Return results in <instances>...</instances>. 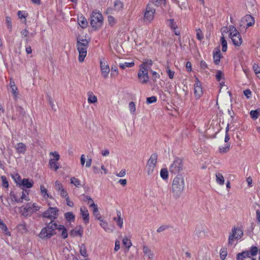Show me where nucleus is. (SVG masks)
Returning <instances> with one entry per match:
<instances>
[{"label": "nucleus", "instance_id": "obj_1", "mask_svg": "<svg viewBox=\"0 0 260 260\" xmlns=\"http://www.w3.org/2000/svg\"><path fill=\"white\" fill-rule=\"evenodd\" d=\"M151 59H144L140 66V70L138 73V77L142 84L147 83L149 80L148 70L152 66Z\"/></svg>", "mask_w": 260, "mask_h": 260}, {"label": "nucleus", "instance_id": "obj_2", "mask_svg": "<svg viewBox=\"0 0 260 260\" xmlns=\"http://www.w3.org/2000/svg\"><path fill=\"white\" fill-rule=\"evenodd\" d=\"M57 223H53L52 221L46 223L45 226L43 228L38 235L39 237L42 240H48L52 236L56 235V230Z\"/></svg>", "mask_w": 260, "mask_h": 260}, {"label": "nucleus", "instance_id": "obj_3", "mask_svg": "<svg viewBox=\"0 0 260 260\" xmlns=\"http://www.w3.org/2000/svg\"><path fill=\"white\" fill-rule=\"evenodd\" d=\"M184 188V180L181 175H177L173 180L172 192L173 196L177 198L180 197Z\"/></svg>", "mask_w": 260, "mask_h": 260}, {"label": "nucleus", "instance_id": "obj_4", "mask_svg": "<svg viewBox=\"0 0 260 260\" xmlns=\"http://www.w3.org/2000/svg\"><path fill=\"white\" fill-rule=\"evenodd\" d=\"M103 20V16L101 13H92L90 16V25L94 30L100 29L102 26Z\"/></svg>", "mask_w": 260, "mask_h": 260}, {"label": "nucleus", "instance_id": "obj_5", "mask_svg": "<svg viewBox=\"0 0 260 260\" xmlns=\"http://www.w3.org/2000/svg\"><path fill=\"white\" fill-rule=\"evenodd\" d=\"M230 31L229 37L231 39L233 44L235 46H240L242 43V37L234 25H230L229 27Z\"/></svg>", "mask_w": 260, "mask_h": 260}, {"label": "nucleus", "instance_id": "obj_6", "mask_svg": "<svg viewBox=\"0 0 260 260\" xmlns=\"http://www.w3.org/2000/svg\"><path fill=\"white\" fill-rule=\"evenodd\" d=\"M59 210L57 207H49L48 209L43 212L41 216L47 218L52 221L53 223H56L55 221L58 218Z\"/></svg>", "mask_w": 260, "mask_h": 260}, {"label": "nucleus", "instance_id": "obj_7", "mask_svg": "<svg viewBox=\"0 0 260 260\" xmlns=\"http://www.w3.org/2000/svg\"><path fill=\"white\" fill-rule=\"evenodd\" d=\"M258 253V247L256 246H252L249 250L243 251L242 252L238 253L237 255V260H244V258L253 257Z\"/></svg>", "mask_w": 260, "mask_h": 260}, {"label": "nucleus", "instance_id": "obj_8", "mask_svg": "<svg viewBox=\"0 0 260 260\" xmlns=\"http://www.w3.org/2000/svg\"><path fill=\"white\" fill-rule=\"evenodd\" d=\"M183 169V160L181 158L176 157L169 167V171L173 174H179Z\"/></svg>", "mask_w": 260, "mask_h": 260}, {"label": "nucleus", "instance_id": "obj_9", "mask_svg": "<svg viewBox=\"0 0 260 260\" xmlns=\"http://www.w3.org/2000/svg\"><path fill=\"white\" fill-rule=\"evenodd\" d=\"M243 235V231L239 228L234 227L232 230V233L230 234L228 244L232 245L234 239H239Z\"/></svg>", "mask_w": 260, "mask_h": 260}, {"label": "nucleus", "instance_id": "obj_10", "mask_svg": "<svg viewBox=\"0 0 260 260\" xmlns=\"http://www.w3.org/2000/svg\"><path fill=\"white\" fill-rule=\"evenodd\" d=\"M155 12V9L152 8L151 5L148 4L146 6L144 15V21L149 23L151 22L154 19Z\"/></svg>", "mask_w": 260, "mask_h": 260}, {"label": "nucleus", "instance_id": "obj_11", "mask_svg": "<svg viewBox=\"0 0 260 260\" xmlns=\"http://www.w3.org/2000/svg\"><path fill=\"white\" fill-rule=\"evenodd\" d=\"M100 68L101 74L104 78H107L108 77L110 69L109 65L104 59H101L100 60Z\"/></svg>", "mask_w": 260, "mask_h": 260}, {"label": "nucleus", "instance_id": "obj_12", "mask_svg": "<svg viewBox=\"0 0 260 260\" xmlns=\"http://www.w3.org/2000/svg\"><path fill=\"white\" fill-rule=\"evenodd\" d=\"M194 94L196 99H199L203 95V89L199 80L197 78L194 84Z\"/></svg>", "mask_w": 260, "mask_h": 260}, {"label": "nucleus", "instance_id": "obj_13", "mask_svg": "<svg viewBox=\"0 0 260 260\" xmlns=\"http://www.w3.org/2000/svg\"><path fill=\"white\" fill-rule=\"evenodd\" d=\"M34 181L28 178H23V180L21 182L20 186L19 187L23 190L26 192V188H31L34 185Z\"/></svg>", "mask_w": 260, "mask_h": 260}, {"label": "nucleus", "instance_id": "obj_14", "mask_svg": "<svg viewBox=\"0 0 260 260\" xmlns=\"http://www.w3.org/2000/svg\"><path fill=\"white\" fill-rule=\"evenodd\" d=\"M213 61L216 65H218L222 55L220 52L219 47L215 48L213 52Z\"/></svg>", "mask_w": 260, "mask_h": 260}, {"label": "nucleus", "instance_id": "obj_15", "mask_svg": "<svg viewBox=\"0 0 260 260\" xmlns=\"http://www.w3.org/2000/svg\"><path fill=\"white\" fill-rule=\"evenodd\" d=\"M80 214L84 223L86 224L89 222V212L85 207H81L80 209Z\"/></svg>", "mask_w": 260, "mask_h": 260}, {"label": "nucleus", "instance_id": "obj_16", "mask_svg": "<svg viewBox=\"0 0 260 260\" xmlns=\"http://www.w3.org/2000/svg\"><path fill=\"white\" fill-rule=\"evenodd\" d=\"M83 234V228L81 225H78L70 231V236L75 237L77 236L81 237Z\"/></svg>", "mask_w": 260, "mask_h": 260}, {"label": "nucleus", "instance_id": "obj_17", "mask_svg": "<svg viewBox=\"0 0 260 260\" xmlns=\"http://www.w3.org/2000/svg\"><path fill=\"white\" fill-rule=\"evenodd\" d=\"M242 21L246 23V25L247 28L254 25L255 20L251 15L247 14L242 18Z\"/></svg>", "mask_w": 260, "mask_h": 260}, {"label": "nucleus", "instance_id": "obj_18", "mask_svg": "<svg viewBox=\"0 0 260 260\" xmlns=\"http://www.w3.org/2000/svg\"><path fill=\"white\" fill-rule=\"evenodd\" d=\"M79 52L78 60L79 62H83L87 54V48L81 47H76Z\"/></svg>", "mask_w": 260, "mask_h": 260}, {"label": "nucleus", "instance_id": "obj_19", "mask_svg": "<svg viewBox=\"0 0 260 260\" xmlns=\"http://www.w3.org/2000/svg\"><path fill=\"white\" fill-rule=\"evenodd\" d=\"M89 46V41L86 39L78 36L77 39L76 47H81L88 48Z\"/></svg>", "mask_w": 260, "mask_h": 260}, {"label": "nucleus", "instance_id": "obj_20", "mask_svg": "<svg viewBox=\"0 0 260 260\" xmlns=\"http://www.w3.org/2000/svg\"><path fill=\"white\" fill-rule=\"evenodd\" d=\"M56 230L61 231L60 236L63 239H66L68 237V230L64 225L62 224H58L57 223Z\"/></svg>", "mask_w": 260, "mask_h": 260}, {"label": "nucleus", "instance_id": "obj_21", "mask_svg": "<svg viewBox=\"0 0 260 260\" xmlns=\"http://www.w3.org/2000/svg\"><path fill=\"white\" fill-rule=\"evenodd\" d=\"M23 209L22 215L24 216H27L29 213H32L34 211H32L31 204L28 203L26 204L24 207H21L20 208V210L22 211L21 209Z\"/></svg>", "mask_w": 260, "mask_h": 260}, {"label": "nucleus", "instance_id": "obj_22", "mask_svg": "<svg viewBox=\"0 0 260 260\" xmlns=\"http://www.w3.org/2000/svg\"><path fill=\"white\" fill-rule=\"evenodd\" d=\"M90 207L93 208V213L95 217L100 221L102 220V218L99 211L98 206L94 204V202H92V203L90 204Z\"/></svg>", "mask_w": 260, "mask_h": 260}, {"label": "nucleus", "instance_id": "obj_23", "mask_svg": "<svg viewBox=\"0 0 260 260\" xmlns=\"http://www.w3.org/2000/svg\"><path fill=\"white\" fill-rule=\"evenodd\" d=\"M10 86L13 96L15 98H17L18 94V92H17V87L15 84L14 80L12 78L10 79Z\"/></svg>", "mask_w": 260, "mask_h": 260}, {"label": "nucleus", "instance_id": "obj_24", "mask_svg": "<svg viewBox=\"0 0 260 260\" xmlns=\"http://www.w3.org/2000/svg\"><path fill=\"white\" fill-rule=\"evenodd\" d=\"M157 159V154L156 153H153L147 162V166L152 165L154 167L156 166Z\"/></svg>", "mask_w": 260, "mask_h": 260}, {"label": "nucleus", "instance_id": "obj_25", "mask_svg": "<svg viewBox=\"0 0 260 260\" xmlns=\"http://www.w3.org/2000/svg\"><path fill=\"white\" fill-rule=\"evenodd\" d=\"M143 252L145 255L147 256L148 258L152 259L154 257V253L151 251L149 248L146 246L143 247Z\"/></svg>", "mask_w": 260, "mask_h": 260}, {"label": "nucleus", "instance_id": "obj_26", "mask_svg": "<svg viewBox=\"0 0 260 260\" xmlns=\"http://www.w3.org/2000/svg\"><path fill=\"white\" fill-rule=\"evenodd\" d=\"M16 229L18 232L21 234L26 233L27 232L26 223L24 221H23L22 223L17 225Z\"/></svg>", "mask_w": 260, "mask_h": 260}, {"label": "nucleus", "instance_id": "obj_27", "mask_svg": "<svg viewBox=\"0 0 260 260\" xmlns=\"http://www.w3.org/2000/svg\"><path fill=\"white\" fill-rule=\"evenodd\" d=\"M124 4L120 0H115L114 2V10L120 11L123 8Z\"/></svg>", "mask_w": 260, "mask_h": 260}, {"label": "nucleus", "instance_id": "obj_28", "mask_svg": "<svg viewBox=\"0 0 260 260\" xmlns=\"http://www.w3.org/2000/svg\"><path fill=\"white\" fill-rule=\"evenodd\" d=\"M16 149L18 153L24 154L26 151V146L24 143L20 142L17 144Z\"/></svg>", "mask_w": 260, "mask_h": 260}, {"label": "nucleus", "instance_id": "obj_29", "mask_svg": "<svg viewBox=\"0 0 260 260\" xmlns=\"http://www.w3.org/2000/svg\"><path fill=\"white\" fill-rule=\"evenodd\" d=\"M0 229L3 231V233L5 235L8 236H11V233L9 231L7 225L1 219H0Z\"/></svg>", "mask_w": 260, "mask_h": 260}, {"label": "nucleus", "instance_id": "obj_30", "mask_svg": "<svg viewBox=\"0 0 260 260\" xmlns=\"http://www.w3.org/2000/svg\"><path fill=\"white\" fill-rule=\"evenodd\" d=\"M78 22L79 25L83 28H86L87 26L88 23L86 19L82 16L78 19Z\"/></svg>", "mask_w": 260, "mask_h": 260}, {"label": "nucleus", "instance_id": "obj_31", "mask_svg": "<svg viewBox=\"0 0 260 260\" xmlns=\"http://www.w3.org/2000/svg\"><path fill=\"white\" fill-rule=\"evenodd\" d=\"M152 3L156 6H160L163 9L166 6V0H152Z\"/></svg>", "mask_w": 260, "mask_h": 260}, {"label": "nucleus", "instance_id": "obj_32", "mask_svg": "<svg viewBox=\"0 0 260 260\" xmlns=\"http://www.w3.org/2000/svg\"><path fill=\"white\" fill-rule=\"evenodd\" d=\"M216 179L217 183L219 185H223L224 183V179L223 175L220 173L216 174Z\"/></svg>", "mask_w": 260, "mask_h": 260}, {"label": "nucleus", "instance_id": "obj_33", "mask_svg": "<svg viewBox=\"0 0 260 260\" xmlns=\"http://www.w3.org/2000/svg\"><path fill=\"white\" fill-rule=\"evenodd\" d=\"M64 218L68 221L71 222L75 220V216L72 212H68L64 214Z\"/></svg>", "mask_w": 260, "mask_h": 260}, {"label": "nucleus", "instance_id": "obj_34", "mask_svg": "<svg viewBox=\"0 0 260 260\" xmlns=\"http://www.w3.org/2000/svg\"><path fill=\"white\" fill-rule=\"evenodd\" d=\"M259 114V109H256L255 110H251L250 112V115L252 119L256 120L258 118Z\"/></svg>", "mask_w": 260, "mask_h": 260}, {"label": "nucleus", "instance_id": "obj_35", "mask_svg": "<svg viewBox=\"0 0 260 260\" xmlns=\"http://www.w3.org/2000/svg\"><path fill=\"white\" fill-rule=\"evenodd\" d=\"M53 159L51 158L49 160V165L50 168L53 169L55 171H57L59 169V166Z\"/></svg>", "mask_w": 260, "mask_h": 260}, {"label": "nucleus", "instance_id": "obj_36", "mask_svg": "<svg viewBox=\"0 0 260 260\" xmlns=\"http://www.w3.org/2000/svg\"><path fill=\"white\" fill-rule=\"evenodd\" d=\"M160 175L161 178L164 180L168 179V171L167 168L161 169L160 172Z\"/></svg>", "mask_w": 260, "mask_h": 260}, {"label": "nucleus", "instance_id": "obj_37", "mask_svg": "<svg viewBox=\"0 0 260 260\" xmlns=\"http://www.w3.org/2000/svg\"><path fill=\"white\" fill-rule=\"evenodd\" d=\"M135 64L134 61H131L129 62H125L124 63H121L119 64V67L121 69H125L126 68H131L133 67Z\"/></svg>", "mask_w": 260, "mask_h": 260}, {"label": "nucleus", "instance_id": "obj_38", "mask_svg": "<svg viewBox=\"0 0 260 260\" xmlns=\"http://www.w3.org/2000/svg\"><path fill=\"white\" fill-rule=\"evenodd\" d=\"M14 182L16 184L17 186L19 187L20 186L21 182L23 180L21 176L18 174H16L15 176H13Z\"/></svg>", "mask_w": 260, "mask_h": 260}, {"label": "nucleus", "instance_id": "obj_39", "mask_svg": "<svg viewBox=\"0 0 260 260\" xmlns=\"http://www.w3.org/2000/svg\"><path fill=\"white\" fill-rule=\"evenodd\" d=\"M220 42L222 46V51L223 52H226L227 50V42L223 36L220 38Z\"/></svg>", "mask_w": 260, "mask_h": 260}, {"label": "nucleus", "instance_id": "obj_40", "mask_svg": "<svg viewBox=\"0 0 260 260\" xmlns=\"http://www.w3.org/2000/svg\"><path fill=\"white\" fill-rule=\"evenodd\" d=\"M226 248L222 247L220 250V258L221 260H224L227 256Z\"/></svg>", "mask_w": 260, "mask_h": 260}, {"label": "nucleus", "instance_id": "obj_41", "mask_svg": "<svg viewBox=\"0 0 260 260\" xmlns=\"http://www.w3.org/2000/svg\"><path fill=\"white\" fill-rule=\"evenodd\" d=\"M70 181L71 184H74L77 187H79L80 186H81V182L78 178L73 177L71 178Z\"/></svg>", "mask_w": 260, "mask_h": 260}, {"label": "nucleus", "instance_id": "obj_42", "mask_svg": "<svg viewBox=\"0 0 260 260\" xmlns=\"http://www.w3.org/2000/svg\"><path fill=\"white\" fill-rule=\"evenodd\" d=\"M230 144L226 143L224 147H219V151L221 153H225L228 152L230 150Z\"/></svg>", "mask_w": 260, "mask_h": 260}, {"label": "nucleus", "instance_id": "obj_43", "mask_svg": "<svg viewBox=\"0 0 260 260\" xmlns=\"http://www.w3.org/2000/svg\"><path fill=\"white\" fill-rule=\"evenodd\" d=\"M80 252L81 255H82L84 257L88 256L85 244H82L80 246Z\"/></svg>", "mask_w": 260, "mask_h": 260}, {"label": "nucleus", "instance_id": "obj_44", "mask_svg": "<svg viewBox=\"0 0 260 260\" xmlns=\"http://www.w3.org/2000/svg\"><path fill=\"white\" fill-rule=\"evenodd\" d=\"M111 71L110 75L111 77H115L118 74V68L116 66H112Z\"/></svg>", "mask_w": 260, "mask_h": 260}, {"label": "nucleus", "instance_id": "obj_45", "mask_svg": "<svg viewBox=\"0 0 260 260\" xmlns=\"http://www.w3.org/2000/svg\"><path fill=\"white\" fill-rule=\"evenodd\" d=\"M168 21L169 22V26L172 29L176 30L177 28V25L174 21V19H169L168 20Z\"/></svg>", "mask_w": 260, "mask_h": 260}, {"label": "nucleus", "instance_id": "obj_46", "mask_svg": "<svg viewBox=\"0 0 260 260\" xmlns=\"http://www.w3.org/2000/svg\"><path fill=\"white\" fill-rule=\"evenodd\" d=\"M1 179L2 181V186L4 188H7L9 187V182L6 176H2Z\"/></svg>", "mask_w": 260, "mask_h": 260}, {"label": "nucleus", "instance_id": "obj_47", "mask_svg": "<svg viewBox=\"0 0 260 260\" xmlns=\"http://www.w3.org/2000/svg\"><path fill=\"white\" fill-rule=\"evenodd\" d=\"M97 102V98L93 95L92 93L89 95L88 102L90 104H93Z\"/></svg>", "mask_w": 260, "mask_h": 260}, {"label": "nucleus", "instance_id": "obj_48", "mask_svg": "<svg viewBox=\"0 0 260 260\" xmlns=\"http://www.w3.org/2000/svg\"><path fill=\"white\" fill-rule=\"evenodd\" d=\"M55 189L58 192L62 189V184L58 181H56L54 185Z\"/></svg>", "mask_w": 260, "mask_h": 260}, {"label": "nucleus", "instance_id": "obj_49", "mask_svg": "<svg viewBox=\"0 0 260 260\" xmlns=\"http://www.w3.org/2000/svg\"><path fill=\"white\" fill-rule=\"evenodd\" d=\"M157 101V98L155 96L148 97L146 99V103L148 105L154 103Z\"/></svg>", "mask_w": 260, "mask_h": 260}, {"label": "nucleus", "instance_id": "obj_50", "mask_svg": "<svg viewBox=\"0 0 260 260\" xmlns=\"http://www.w3.org/2000/svg\"><path fill=\"white\" fill-rule=\"evenodd\" d=\"M223 73L221 71L217 70L216 74V79L217 81H220L222 78H224Z\"/></svg>", "mask_w": 260, "mask_h": 260}, {"label": "nucleus", "instance_id": "obj_51", "mask_svg": "<svg viewBox=\"0 0 260 260\" xmlns=\"http://www.w3.org/2000/svg\"><path fill=\"white\" fill-rule=\"evenodd\" d=\"M123 244L128 249L132 246L131 240L127 238H123L122 240Z\"/></svg>", "mask_w": 260, "mask_h": 260}, {"label": "nucleus", "instance_id": "obj_52", "mask_svg": "<svg viewBox=\"0 0 260 260\" xmlns=\"http://www.w3.org/2000/svg\"><path fill=\"white\" fill-rule=\"evenodd\" d=\"M40 190L42 196L43 197V198L46 199V196H48L47 189L43 185H41Z\"/></svg>", "mask_w": 260, "mask_h": 260}, {"label": "nucleus", "instance_id": "obj_53", "mask_svg": "<svg viewBox=\"0 0 260 260\" xmlns=\"http://www.w3.org/2000/svg\"><path fill=\"white\" fill-rule=\"evenodd\" d=\"M100 221L101 222L100 223V225L101 226V227L103 228L106 231H109L110 229L108 228V224L107 222L104 221L103 219L102 220H100Z\"/></svg>", "mask_w": 260, "mask_h": 260}, {"label": "nucleus", "instance_id": "obj_54", "mask_svg": "<svg viewBox=\"0 0 260 260\" xmlns=\"http://www.w3.org/2000/svg\"><path fill=\"white\" fill-rule=\"evenodd\" d=\"M6 21L7 25L8 28L11 30L12 27L11 18L9 16H7L6 18Z\"/></svg>", "mask_w": 260, "mask_h": 260}, {"label": "nucleus", "instance_id": "obj_55", "mask_svg": "<svg viewBox=\"0 0 260 260\" xmlns=\"http://www.w3.org/2000/svg\"><path fill=\"white\" fill-rule=\"evenodd\" d=\"M197 38L199 41H201L204 38L203 34L201 31V30L199 28L197 30Z\"/></svg>", "mask_w": 260, "mask_h": 260}, {"label": "nucleus", "instance_id": "obj_56", "mask_svg": "<svg viewBox=\"0 0 260 260\" xmlns=\"http://www.w3.org/2000/svg\"><path fill=\"white\" fill-rule=\"evenodd\" d=\"M128 107L131 113H134L136 111L135 104L133 102H131L129 103Z\"/></svg>", "mask_w": 260, "mask_h": 260}, {"label": "nucleus", "instance_id": "obj_57", "mask_svg": "<svg viewBox=\"0 0 260 260\" xmlns=\"http://www.w3.org/2000/svg\"><path fill=\"white\" fill-rule=\"evenodd\" d=\"M166 71H167V73H168V75L170 79H173L174 78V73H175L174 72L171 71L168 66H167V67L166 68Z\"/></svg>", "mask_w": 260, "mask_h": 260}, {"label": "nucleus", "instance_id": "obj_58", "mask_svg": "<svg viewBox=\"0 0 260 260\" xmlns=\"http://www.w3.org/2000/svg\"><path fill=\"white\" fill-rule=\"evenodd\" d=\"M108 21L109 24L111 25V26L114 25L116 23L115 18L111 15L108 16Z\"/></svg>", "mask_w": 260, "mask_h": 260}, {"label": "nucleus", "instance_id": "obj_59", "mask_svg": "<svg viewBox=\"0 0 260 260\" xmlns=\"http://www.w3.org/2000/svg\"><path fill=\"white\" fill-rule=\"evenodd\" d=\"M114 220L116 221L117 225L120 228H122L123 226V219L122 218H118L116 217L114 218Z\"/></svg>", "mask_w": 260, "mask_h": 260}, {"label": "nucleus", "instance_id": "obj_60", "mask_svg": "<svg viewBox=\"0 0 260 260\" xmlns=\"http://www.w3.org/2000/svg\"><path fill=\"white\" fill-rule=\"evenodd\" d=\"M243 93L247 99H249L251 96L252 92L249 89H247L243 91Z\"/></svg>", "mask_w": 260, "mask_h": 260}, {"label": "nucleus", "instance_id": "obj_61", "mask_svg": "<svg viewBox=\"0 0 260 260\" xmlns=\"http://www.w3.org/2000/svg\"><path fill=\"white\" fill-rule=\"evenodd\" d=\"M50 154L51 155H52V156L54 157V160L55 161H57L60 158V155L59 154V153L56 151H54V152H51L50 153Z\"/></svg>", "mask_w": 260, "mask_h": 260}, {"label": "nucleus", "instance_id": "obj_62", "mask_svg": "<svg viewBox=\"0 0 260 260\" xmlns=\"http://www.w3.org/2000/svg\"><path fill=\"white\" fill-rule=\"evenodd\" d=\"M169 225H162L160 227H159L157 230V232L160 233L163 232L169 228Z\"/></svg>", "mask_w": 260, "mask_h": 260}, {"label": "nucleus", "instance_id": "obj_63", "mask_svg": "<svg viewBox=\"0 0 260 260\" xmlns=\"http://www.w3.org/2000/svg\"><path fill=\"white\" fill-rule=\"evenodd\" d=\"M48 101L49 104L50 105V106L51 107L52 110L55 111L56 110L55 106L54 104L53 101L51 96H48Z\"/></svg>", "mask_w": 260, "mask_h": 260}, {"label": "nucleus", "instance_id": "obj_64", "mask_svg": "<svg viewBox=\"0 0 260 260\" xmlns=\"http://www.w3.org/2000/svg\"><path fill=\"white\" fill-rule=\"evenodd\" d=\"M59 193L62 198H66L67 197H68V194L67 191L63 188L61 189V190L59 192Z\"/></svg>", "mask_w": 260, "mask_h": 260}]
</instances>
